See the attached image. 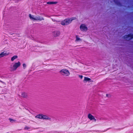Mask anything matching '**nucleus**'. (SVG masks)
Returning a JSON list of instances; mask_svg holds the SVG:
<instances>
[{"label": "nucleus", "instance_id": "nucleus-15", "mask_svg": "<svg viewBox=\"0 0 133 133\" xmlns=\"http://www.w3.org/2000/svg\"><path fill=\"white\" fill-rule=\"evenodd\" d=\"M114 2L117 5H120L121 4L120 2L118 1L117 0H114Z\"/></svg>", "mask_w": 133, "mask_h": 133}, {"label": "nucleus", "instance_id": "nucleus-2", "mask_svg": "<svg viewBox=\"0 0 133 133\" xmlns=\"http://www.w3.org/2000/svg\"><path fill=\"white\" fill-rule=\"evenodd\" d=\"M59 72L62 75L65 76H68L70 74L69 70L66 69H62Z\"/></svg>", "mask_w": 133, "mask_h": 133}, {"label": "nucleus", "instance_id": "nucleus-10", "mask_svg": "<svg viewBox=\"0 0 133 133\" xmlns=\"http://www.w3.org/2000/svg\"><path fill=\"white\" fill-rule=\"evenodd\" d=\"M42 114H40L38 115H36V116H35L36 118H38L42 119Z\"/></svg>", "mask_w": 133, "mask_h": 133}, {"label": "nucleus", "instance_id": "nucleus-21", "mask_svg": "<svg viewBox=\"0 0 133 133\" xmlns=\"http://www.w3.org/2000/svg\"><path fill=\"white\" fill-rule=\"evenodd\" d=\"M106 96L107 97H110L111 96L110 95L108 94H106Z\"/></svg>", "mask_w": 133, "mask_h": 133}, {"label": "nucleus", "instance_id": "nucleus-23", "mask_svg": "<svg viewBox=\"0 0 133 133\" xmlns=\"http://www.w3.org/2000/svg\"><path fill=\"white\" fill-rule=\"evenodd\" d=\"M2 83L3 84H5V83L4 82H2Z\"/></svg>", "mask_w": 133, "mask_h": 133}, {"label": "nucleus", "instance_id": "nucleus-9", "mask_svg": "<svg viewBox=\"0 0 133 133\" xmlns=\"http://www.w3.org/2000/svg\"><path fill=\"white\" fill-rule=\"evenodd\" d=\"M42 119L50 120L51 118L47 115L42 114Z\"/></svg>", "mask_w": 133, "mask_h": 133}, {"label": "nucleus", "instance_id": "nucleus-11", "mask_svg": "<svg viewBox=\"0 0 133 133\" xmlns=\"http://www.w3.org/2000/svg\"><path fill=\"white\" fill-rule=\"evenodd\" d=\"M57 3V2H55L49 1L47 2V4H56Z\"/></svg>", "mask_w": 133, "mask_h": 133}, {"label": "nucleus", "instance_id": "nucleus-7", "mask_svg": "<svg viewBox=\"0 0 133 133\" xmlns=\"http://www.w3.org/2000/svg\"><path fill=\"white\" fill-rule=\"evenodd\" d=\"M88 118L91 120H93L95 122L96 121V119L91 114H88Z\"/></svg>", "mask_w": 133, "mask_h": 133}, {"label": "nucleus", "instance_id": "nucleus-22", "mask_svg": "<svg viewBox=\"0 0 133 133\" xmlns=\"http://www.w3.org/2000/svg\"><path fill=\"white\" fill-rule=\"evenodd\" d=\"M79 77L81 79H82L83 77V76L82 75H79Z\"/></svg>", "mask_w": 133, "mask_h": 133}, {"label": "nucleus", "instance_id": "nucleus-12", "mask_svg": "<svg viewBox=\"0 0 133 133\" xmlns=\"http://www.w3.org/2000/svg\"><path fill=\"white\" fill-rule=\"evenodd\" d=\"M6 55V53L4 51L1 52L0 54V58Z\"/></svg>", "mask_w": 133, "mask_h": 133}, {"label": "nucleus", "instance_id": "nucleus-13", "mask_svg": "<svg viewBox=\"0 0 133 133\" xmlns=\"http://www.w3.org/2000/svg\"><path fill=\"white\" fill-rule=\"evenodd\" d=\"M18 56H17L15 55L11 57V60L12 61H13Z\"/></svg>", "mask_w": 133, "mask_h": 133}, {"label": "nucleus", "instance_id": "nucleus-1", "mask_svg": "<svg viewBox=\"0 0 133 133\" xmlns=\"http://www.w3.org/2000/svg\"><path fill=\"white\" fill-rule=\"evenodd\" d=\"M76 19V17H72L71 18L66 19L61 22V24L63 25H68L71 23L72 20Z\"/></svg>", "mask_w": 133, "mask_h": 133}, {"label": "nucleus", "instance_id": "nucleus-16", "mask_svg": "<svg viewBox=\"0 0 133 133\" xmlns=\"http://www.w3.org/2000/svg\"><path fill=\"white\" fill-rule=\"evenodd\" d=\"M90 80V78L87 77H85L84 80L86 81H88Z\"/></svg>", "mask_w": 133, "mask_h": 133}, {"label": "nucleus", "instance_id": "nucleus-17", "mask_svg": "<svg viewBox=\"0 0 133 133\" xmlns=\"http://www.w3.org/2000/svg\"><path fill=\"white\" fill-rule=\"evenodd\" d=\"M9 119L10 121V122L11 123H12L13 122H15L16 121L15 120H14L11 118H9Z\"/></svg>", "mask_w": 133, "mask_h": 133}, {"label": "nucleus", "instance_id": "nucleus-6", "mask_svg": "<svg viewBox=\"0 0 133 133\" xmlns=\"http://www.w3.org/2000/svg\"><path fill=\"white\" fill-rule=\"evenodd\" d=\"M80 29L82 31H84L87 30L88 28L84 24H82L80 26Z\"/></svg>", "mask_w": 133, "mask_h": 133}, {"label": "nucleus", "instance_id": "nucleus-4", "mask_svg": "<svg viewBox=\"0 0 133 133\" xmlns=\"http://www.w3.org/2000/svg\"><path fill=\"white\" fill-rule=\"evenodd\" d=\"M29 17L30 19L33 20L42 21L44 19L43 17L40 16L36 17L35 18H34L30 14H29Z\"/></svg>", "mask_w": 133, "mask_h": 133}, {"label": "nucleus", "instance_id": "nucleus-20", "mask_svg": "<svg viewBox=\"0 0 133 133\" xmlns=\"http://www.w3.org/2000/svg\"><path fill=\"white\" fill-rule=\"evenodd\" d=\"M23 66L24 69H25L26 67V65L24 63L23 64Z\"/></svg>", "mask_w": 133, "mask_h": 133}, {"label": "nucleus", "instance_id": "nucleus-19", "mask_svg": "<svg viewBox=\"0 0 133 133\" xmlns=\"http://www.w3.org/2000/svg\"><path fill=\"white\" fill-rule=\"evenodd\" d=\"M24 129L25 130H26V129H30V128L29 127H27V126H25V127L24 128Z\"/></svg>", "mask_w": 133, "mask_h": 133}, {"label": "nucleus", "instance_id": "nucleus-8", "mask_svg": "<svg viewBox=\"0 0 133 133\" xmlns=\"http://www.w3.org/2000/svg\"><path fill=\"white\" fill-rule=\"evenodd\" d=\"M53 36L54 37H56L59 36L60 34V32L58 31H54L52 33Z\"/></svg>", "mask_w": 133, "mask_h": 133}, {"label": "nucleus", "instance_id": "nucleus-24", "mask_svg": "<svg viewBox=\"0 0 133 133\" xmlns=\"http://www.w3.org/2000/svg\"><path fill=\"white\" fill-rule=\"evenodd\" d=\"M0 82L2 83V82H3V81H1V80H0Z\"/></svg>", "mask_w": 133, "mask_h": 133}, {"label": "nucleus", "instance_id": "nucleus-18", "mask_svg": "<svg viewBox=\"0 0 133 133\" xmlns=\"http://www.w3.org/2000/svg\"><path fill=\"white\" fill-rule=\"evenodd\" d=\"M76 41H81V39L78 37L77 35H76Z\"/></svg>", "mask_w": 133, "mask_h": 133}, {"label": "nucleus", "instance_id": "nucleus-3", "mask_svg": "<svg viewBox=\"0 0 133 133\" xmlns=\"http://www.w3.org/2000/svg\"><path fill=\"white\" fill-rule=\"evenodd\" d=\"M12 68L11 67L10 68L12 69L11 70V71H15L17 68L19 66L21 65V63L20 62L18 61L17 62L13 63Z\"/></svg>", "mask_w": 133, "mask_h": 133}, {"label": "nucleus", "instance_id": "nucleus-5", "mask_svg": "<svg viewBox=\"0 0 133 133\" xmlns=\"http://www.w3.org/2000/svg\"><path fill=\"white\" fill-rule=\"evenodd\" d=\"M124 38L126 39L131 40L133 38V34H129L127 35H125Z\"/></svg>", "mask_w": 133, "mask_h": 133}, {"label": "nucleus", "instance_id": "nucleus-14", "mask_svg": "<svg viewBox=\"0 0 133 133\" xmlns=\"http://www.w3.org/2000/svg\"><path fill=\"white\" fill-rule=\"evenodd\" d=\"M21 95L22 97L24 98L26 97L27 96V94L24 92L22 93L21 94Z\"/></svg>", "mask_w": 133, "mask_h": 133}]
</instances>
